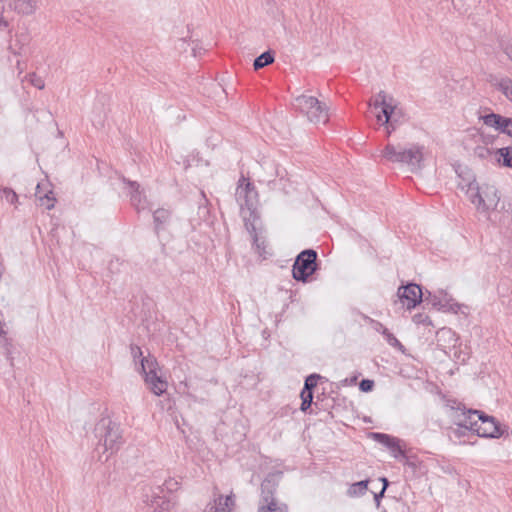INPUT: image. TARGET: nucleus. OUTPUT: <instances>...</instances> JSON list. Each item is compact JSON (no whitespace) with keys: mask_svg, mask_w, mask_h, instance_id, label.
<instances>
[{"mask_svg":"<svg viewBox=\"0 0 512 512\" xmlns=\"http://www.w3.org/2000/svg\"><path fill=\"white\" fill-rule=\"evenodd\" d=\"M261 171L258 174V181L266 184L271 190H279L289 193V179L287 171L281 167L276 161L264 158L260 162Z\"/></svg>","mask_w":512,"mask_h":512,"instance_id":"f257e3e1","label":"nucleus"},{"mask_svg":"<svg viewBox=\"0 0 512 512\" xmlns=\"http://www.w3.org/2000/svg\"><path fill=\"white\" fill-rule=\"evenodd\" d=\"M0 197L5 198L6 201L10 204H14L18 200V195L9 188H4L0 190Z\"/></svg>","mask_w":512,"mask_h":512,"instance_id":"58836bf2","label":"nucleus"},{"mask_svg":"<svg viewBox=\"0 0 512 512\" xmlns=\"http://www.w3.org/2000/svg\"><path fill=\"white\" fill-rule=\"evenodd\" d=\"M480 412V410L476 409H467L465 406L461 411L457 412V414L451 415V421L456 426H462L474 432L478 424V416Z\"/></svg>","mask_w":512,"mask_h":512,"instance_id":"ddd939ff","label":"nucleus"},{"mask_svg":"<svg viewBox=\"0 0 512 512\" xmlns=\"http://www.w3.org/2000/svg\"><path fill=\"white\" fill-rule=\"evenodd\" d=\"M146 505L153 509V512H170L174 507V502L170 497L160 493L156 489L145 500Z\"/></svg>","mask_w":512,"mask_h":512,"instance_id":"4468645a","label":"nucleus"},{"mask_svg":"<svg viewBox=\"0 0 512 512\" xmlns=\"http://www.w3.org/2000/svg\"><path fill=\"white\" fill-rule=\"evenodd\" d=\"M500 196L494 185L485 184L477 189V196L471 199V203L479 212L495 210L499 204Z\"/></svg>","mask_w":512,"mask_h":512,"instance_id":"6e6552de","label":"nucleus"},{"mask_svg":"<svg viewBox=\"0 0 512 512\" xmlns=\"http://www.w3.org/2000/svg\"><path fill=\"white\" fill-rule=\"evenodd\" d=\"M278 487V479L274 474H269L261 483V499L268 501L270 499H276L275 493Z\"/></svg>","mask_w":512,"mask_h":512,"instance_id":"412c9836","label":"nucleus"},{"mask_svg":"<svg viewBox=\"0 0 512 512\" xmlns=\"http://www.w3.org/2000/svg\"><path fill=\"white\" fill-rule=\"evenodd\" d=\"M368 484V479L351 484L347 490V495L350 497L363 496L368 490Z\"/></svg>","mask_w":512,"mask_h":512,"instance_id":"bb28decb","label":"nucleus"},{"mask_svg":"<svg viewBox=\"0 0 512 512\" xmlns=\"http://www.w3.org/2000/svg\"><path fill=\"white\" fill-rule=\"evenodd\" d=\"M503 52L512 61V42H508L503 46Z\"/></svg>","mask_w":512,"mask_h":512,"instance_id":"de8ad7c7","label":"nucleus"},{"mask_svg":"<svg viewBox=\"0 0 512 512\" xmlns=\"http://www.w3.org/2000/svg\"><path fill=\"white\" fill-rule=\"evenodd\" d=\"M319 379H321V376L319 374H310L309 376L306 377L304 387L302 390L313 391V389L317 386Z\"/></svg>","mask_w":512,"mask_h":512,"instance_id":"c9c22d12","label":"nucleus"},{"mask_svg":"<svg viewBox=\"0 0 512 512\" xmlns=\"http://www.w3.org/2000/svg\"><path fill=\"white\" fill-rule=\"evenodd\" d=\"M399 459H402L404 460V464L413 468V469H416L418 467V459L417 457H409L405 454V456H400Z\"/></svg>","mask_w":512,"mask_h":512,"instance_id":"c03bdc74","label":"nucleus"},{"mask_svg":"<svg viewBox=\"0 0 512 512\" xmlns=\"http://www.w3.org/2000/svg\"><path fill=\"white\" fill-rule=\"evenodd\" d=\"M385 491L381 490L379 493L374 494V500L376 502V505H380V500L384 497Z\"/></svg>","mask_w":512,"mask_h":512,"instance_id":"8fccbe9b","label":"nucleus"},{"mask_svg":"<svg viewBox=\"0 0 512 512\" xmlns=\"http://www.w3.org/2000/svg\"><path fill=\"white\" fill-rule=\"evenodd\" d=\"M358 377L357 376H353L351 378H346L342 381L343 385L344 386H348V385H353L356 383Z\"/></svg>","mask_w":512,"mask_h":512,"instance_id":"09e8293b","label":"nucleus"},{"mask_svg":"<svg viewBox=\"0 0 512 512\" xmlns=\"http://www.w3.org/2000/svg\"><path fill=\"white\" fill-rule=\"evenodd\" d=\"M130 187V200L131 204L137 211L146 209L147 200L146 196L140 191V185L135 181H128Z\"/></svg>","mask_w":512,"mask_h":512,"instance_id":"6ab92c4d","label":"nucleus"},{"mask_svg":"<svg viewBox=\"0 0 512 512\" xmlns=\"http://www.w3.org/2000/svg\"><path fill=\"white\" fill-rule=\"evenodd\" d=\"M39 188H40V186L37 185L36 196L38 197L40 204L42 206H45L46 209H48V210L52 209L55 204V198L52 197V194H53L52 191H48L47 193H44L43 195H41Z\"/></svg>","mask_w":512,"mask_h":512,"instance_id":"7c9ffc66","label":"nucleus"},{"mask_svg":"<svg viewBox=\"0 0 512 512\" xmlns=\"http://www.w3.org/2000/svg\"><path fill=\"white\" fill-rule=\"evenodd\" d=\"M446 407L450 410L449 417L451 418V415L457 414V412L461 411L465 405L456 399H448L446 400Z\"/></svg>","mask_w":512,"mask_h":512,"instance_id":"4c0bfd02","label":"nucleus"},{"mask_svg":"<svg viewBox=\"0 0 512 512\" xmlns=\"http://www.w3.org/2000/svg\"><path fill=\"white\" fill-rule=\"evenodd\" d=\"M383 157L392 162L405 164L412 170L419 169L423 160V147L411 145L405 148L401 145L387 144L382 152Z\"/></svg>","mask_w":512,"mask_h":512,"instance_id":"f03ea898","label":"nucleus"},{"mask_svg":"<svg viewBox=\"0 0 512 512\" xmlns=\"http://www.w3.org/2000/svg\"><path fill=\"white\" fill-rule=\"evenodd\" d=\"M296 256H318L316 249L308 248L300 251Z\"/></svg>","mask_w":512,"mask_h":512,"instance_id":"49530a36","label":"nucleus"},{"mask_svg":"<svg viewBox=\"0 0 512 512\" xmlns=\"http://www.w3.org/2000/svg\"><path fill=\"white\" fill-rule=\"evenodd\" d=\"M8 7L22 15H31L38 8L41 0H4Z\"/></svg>","mask_w":512,"mask_h":512,"instance_id":"a211bd4d","label":"nucleus"},{"mask_svg":"<svg viewBox=\"0 0 512 512\" xmlns=\"http://www.w3.org/2000/svg\"><path fill=\"white\" fill-rule=\"evenodd\" d=\"M471 430H468L467 428H464L462 426H457V428H455L453 430V434L455 435L456 438H461V437H464L467 435V432H470Z\"/></svg>","mask_w":512,"mask_h":512,"instance_id":"a18cd8bd","label":"nucleus"},{"mask_svg":"<svg viewBox=\"0 0 512 512\" xmlns=\"http://www.w3.org/2000/svg\"><path fill=\"white\" fill-rule=\"evenodd\" d=\"M258 512H288V506L285 503L278 502L276 499L260 500Z\"/></svg>","mask_w":512,"mask_h":512,"instance_id":"393cba45","label":"nucleus"},{"mask_svg":"<svg viewBox=\"0 0 512 512\" xmlns=\"http://www.w3.org/2000/svg\"><path fill=\"white\" fill-rule=\"evenodd\" d=\"M374 107H381V112L385 117L383 124L386 127L387 134L390 135L394 130L395 126L392 124V117L394 115L395 108L386 101V94L384 91H380L375 99Z\"/></svg>","mask_w":512,"mask_h":512,"instance_id":"2eb2a0df","label":"nucleus"},{"mask_svg":"<svg viewBox=\"0 0 512 512\" xmlns=\"http://www.w3.org/2000/svg\"><path fill=\"white\" fill-rule=\"evenodd\" d=\"M235 504L234 494L231 493L224 497L223 495H215L212 502L208 503L205 512H229Z\"/></svg>","mask_w":512,"mask_h":512,"instance_id":"f3484780","label":"nucleus"},{"mask_svg":"<svg viewBox=\"0 0 512 512\" xmlns=\"http://www.w3.org/2000/svg\"><path fill=\"white\" fill-rule=\"evenodd\" d=\"M29 81L34 87L40 90L45 86L43 79L38 77L35 73L29 75Z\"/></svg>","mask_w":512,"mask_h":512,"instance_id":"37998d69","label":"nucleus"},{"mask_svg":"<svg viewBox=\"0 0 512 512\" xmlns=\"http://www.w3.org/2000/svg\"><path fill=\"white\" fill-rule=\"evenodd\" d=\"M293 107L300 113L305 114L312 123L325 124L328 121L327 107L316 97L300 95L294 99Z\"/></svg>","mask_w":512,"mask_h":512,"instance_id":"20e7f679","label":"nucleus"},{"mask_svg":"<svg viewBox=\"0 0 512 512\" xmlns=\"http://www.w3.org/2000/svg\"><path fill=\"white\" fill-rule=\"evenodd\" d=\"M474 433L482 438L499 439L509 435V427L501 424L495 417L489 416L481 411Z\"/></svg>","mask_w":512,"mask_h":512,"instance_id":"423d86ee","label":"nucleus"},{"mask_svg":"<svg viewBox=\"0 0 512 512\" xmlns=\"http://www.w3.org/2000/svg\"><path fill=\"white\" fill-rule=\"evenodd\" d=\"M179 485L180 483L176 479L169 478L164 481L163 485L157 486L156 490L162 494L164 493V491L172 493L179 489Z\"/></svg>","mask_w":512,"mask_h":512,"instance_id":"2f4dec72","label":"nucleus"},{"mask_svg":"<svg viewBox=\"0 0 512 512\" xmlns=\"http://www.w3.org/2000/svg\"><path fill=\"white\" fill-rule=\"evenodd\" d=\"M300 397L302 400L300 410L302 412H307L313 403V391L302 390L300 393Z\"/></svg>","mask_w":512,"mask_h":512,"instance_id":"72a5a7b5","label":"nucleus"},{"mask_svg":"<svg viewBox=\"0 0 512 512\" xmlns=\"http://www.w3.org/2000/svg\"><path fill=\"white\" fill-rule=\"evenodd\" d=\"M235 198L241 209L247 208L253 212L258 202V193L253 184L242 177L236 188Z\"/></svg>","mask_w":512,"mask_h":512,"instance_id":"1a4fd4ad","label":"nucleus"},{"mask_svg":"<svg viewBox=\"0 0 512 512\" xmlns=\"http://www.w3.org/2000/svg\"><path fill=\"white\" fill-rule=\"evenodd\" d=\"M429 298H430V302H431L432 306L438 308L439 310L444 311V309H446V307H448L449 301H448L447 293H444L443 297H439L436 295H432L429 292Z\"/></svg>","mask_w":512,"mask_h":512,"instance_id":"473e14b6","label":"nucleus"},{"mask_svg":"<svg viewBox=\"0 0 512 512\" xmlns=\"http://www.w3.org/2000/svg\"><path fill=\"white\" fill-rule=\"evenodd\" d=\"M375 383L371 379H362L359 383V389L362 392L368 393L373 390Z\"/></svg>","mask_w":512,"mask_h":512,"instance_id":"a19ab883","label":"nucleus"},{"mask_svg":"<svg viewBox=\"0 0 512 512\" xmlns=\"http://www.w3.org/2000/svg\"><path fill=\"white\" fill-rule=\"evenodd\" d=\"M437 346L446 352V349H454V357L461 362L469 359V353L461 349L459 335L448 327H442L436 332Z\"/></svg>","mask_w":512,"mask_h":512,"instance_id":"0eeeda50","label":"nucleus"},{"mask_svg":"<svg viewBox=\"0 0 512 512\" xmlns=\"http://www.w3.org/2000/svg\"><path fill=\"white\" fill-rule=\"evenodd\" d=\"M246 226L248 224L246 223ZM247 229L250 231L251 236L253 238V245L255 246V252L259 254V256H265L267 254L271 253V248L269 244L266 241V238L260 234L257 233L256 228L254 225H251V230L249 227Z\"/></svg>","mask_w":512,"mask_h":512,"instance_id":"4be33fe9","label":"nucleus"},{"mask_svg":"<svg viewBox=\"0 0 512 512\" xmlns=\"http://www.w3.org/2000/svg\"><path fill=\"white\" fill-rule=\"evenodd\" d=\"M502 117L503 116L500 114L491 112L485 115H480L479 120H481L484 125L494 128L498 131Z\"/></svg>","mask_w":512,"mask_h":512,"instance_id":"c85d7f7f","label":"nucleus"},{"mask_svg":"<svg viewBox=\"0 0 512 512\" xmlns=\"http://www.w3.org/2000/svg\"><path fill=\"white\" fill-rule=\"evenodd\" d=\"M318 258H295L292 276L296 281L307 282L319 268Z\"/></svg>","mask_w":512,"mask_h":512,"instance_id":"9d476101","label":"nucleus"},{"mask_svg":"<svg viewBox=\"0 0 512 512\" xmlns=\"http://www.w3.org/2000/svg\"><path fill=\"white\" fill-rule=\"evenodd\" d=\"M372 327L374 328L375 331H377L383 335V337L385 338V340L387 341V343L390 346H392L394 348H398V349L404 348L402 343L381 322L372 320Z\"/></svg>","mask_w":512,"mask_h":512,"instance_id":"5701e85b","label":"nucleus"},{"mask_svg":"<svg viewBox=\"0 0 512 512\" xmlns=\"http://www.w3.org/2000/svg\"><path fill=\"white\" fill-rule=\"evenodd\" d=\"M458 176L460 178L458 188L465 192L466 196L471 201L472 198L477 196V189L480 187L475 176L469 170L461 171L458 173Z\"/></svg>","mask_w":512,"mask_h":512,"instance_id":"dca6fc26","label":"nucleus"},{"mask_svg":"<svg viewBox=\"0 0 512 512\" xmlns=\"http://www.w3.org/2000/svg\"><path fill=\"white\" fill-rule=\"evenodd\" d=\"M171 221V212L167 209L159 208L153 213L154 231L159 236L165 231Z\"/></svg>","mask_w":512,"mask_h":512,"instance_id":"aec40b11","label":"nucleus"},{"mask_svg":"<svg viewBox=\"0 0 512 512\" xmlns=\"http://www.w3.org/2000/svg\"><path fill=\"white\" fill-rule=\"evenodd\" d=\"M130 352L135 362L139 360V363L141 364L142 358H145L143 356V352L141 348L138 345L131 344L130 345Z\"/></svg>","mask_w":512,"mask_h":512,"instance_id":"79ce46f5","label":"nucleus"},{"mask_svg":"<svg viewBox=\"0 0 512 512\" xmlns=\"http://www.w3.org/2000/svg\"><path fill=\"white\" fill-rule=\"evenodd\" d=\"M495 87L502 92L507 99L512 101V79L509 77H502L495 83Z\"/></svg>","mask_w":512,"mask_h":512,"instance_id":"c756f323","label":"nucleus"},{"mask_svg":"<svg viewBox=\"0 0 512 512\" xmlns=\"http://www.w3.org/2000/svg\"><path fill=\"white\" fill-rule=\"evenodd\" d=\"M496 162L503 167L512 169V147H502L494 150Z\"/></svg>","mask_w":512,"mask_h":512,"instance_id":"b1692460","label":"nucleus"},{"mask_svg":"<svg viewBox=\"0 0 512 512\" xmlns=\"http://www.w3.org/2000/svg\"><path fill=\"white\" fill-rule=\"evenodd\" d=\"M392 124H393V126H395V128L397 127L398 118L396 117V113L395 112H394V115L392 117Z\"/></svg>","mask_w":512,"mask_h":512,"instance_id":"603ef678","label":"nucleus"},{"mask_svg":"<svg viewBox=\"0 0 512 512\" xmlns=\"http://www.w3.org/2000/svg\"><path fill=\"white\" fill-rule=\"evenodd\" d=\"M500 123L498 132L510 137L512 134V118L503 116Z\"/></svg>","mask_w":512,"mask_h":512,"instance_id":"e433bc0d","label":"nucleus"},{"mask_svg":"<svg viewBox=\"0 0 512 512\" xmlns=\"http://www.w3.org/2000/svg\"><path fill=\"white\" fill-rule=\"evenodd\" d=\"M158 362L155 357L148 355V358L141 360V372L150 390L157 396L166 392L168 383L157 374Z\"/></svg>","mask_w":512,"mask_h":512,"instance_id":"39448f33","label":"nucleus"},{"mask_svg":"<svg viewBox=\"0 0 512 512\" xmlns=\"http://www.w3.org/2000/svg\"><path fill=\"white\" fill-rule=\"evenodd\" d=\"M201 200L198 204V210H197V219L195 221L200 224L201 222H206L210 218V207H209V201L206 198V195L203 191L200 193Z\"/></svg>","mask_w":512,"mask_h":512,"instance_id":"a878e982","label":"nucleus"},{"mask_svg":"<svg viewBox=\"0 0 512 512\" xmlns=\"http://www.w3.org/2000/svg\"><path fill=\"white\" fill-rule=\"evenodd\" d=\"M449 304L444 311H451L455 314L461 312L462 314H467L466 310H468V306L464 304H459L455 302L452 298H448Z\"/></svg>","mask_w":512,"mask_h":512,"instance_id":"f704fd0d","label":"nucleus"},{"mask_svg":"<svg viewBox=\"0 0 512 512\" xmlns=\"http://www.w3.org/2000/svg\"><path fill=\"white\" fill-rule=\"evenodd\" d=\"M474 154L480 159H485L489 155L494 154V150H491L485 146H477L474 150Z\"/></svg>","mask_w":512,"mask_h":512,"instance_id":"ea45409f","label":"nucleus"},{"mask_svg":"<svg viewBox=\"0 0 512 512\" xmlns=\"http://www.w3.org/2000/svg\"><path fill=\"white\" fill-rule=\"evenodd\" d=\"M380 480H381V482L383 483V487H382V489H381V490L386 491V490H387V488H388V486H389V481H388V479H387L386 477H382V478H380Z\"/></svg>","mask_w":512,"mask_h":512,"instance_id":"3c124183","label":"nucleus"},{"mask_svg":"<svg viewBox=\"0 0 512 512\" xmlns=\"http://www.w3.org/2000/svg\"><path fill=\"white\" fill-rule=\"evenodd\" d=\"M397 295L403 306L407 309H413L422 302L423 292L420 285L408 283L398 289Z\"/></svg>","mask_w":512,"mask_h":512,"instance_id":"9b49d317","label":"nucleus"},{"mask_svg":"<svg viewBox=\"0 0 512 512\" xmlns=\"http://www.w3.org/2000/svg\"><path fill=\"white\" fill-rule=\"evenodd\" d=\"M370 437L389 449L394 458L399 459L400 456H405V450L402 448L399 438L381 432H372L370 433Z\"/></svg>","mask_w":512,"mask_h":512,"instance_id":"f8f14e48","label":"nucleus"},{"mask_svg":"<svg viewBox=\"0 0 512 512\" xmlns=\"http://www.w3.org/2000/svg\"><path fill=\"white\" fill-rule=\"evenodd\" d=\"M95 433L99 438V445H103L104 451H110V454L116 452L123 444L120 426L111 419H101L95 427Z\"/></svg>","mask_w":512,"mask_h":512,"instance_id":"7ed1b4c3","label":"nucleus"},{"mask_svg":"<svg viewBox=\"0 0 512 512\" xmlns=\"http://www.w3.org/2000/svg\"><path fill=\"white\" fill-rule=\"evenodd\" d=\"M274 62V52L271 50L265 51L255 58L253 67L255 70H259Z\"/></svg>","mask_w":512,"mask_h":512,"instance_id":"cd10ccee","label":"nucleus"}]
</instances>
